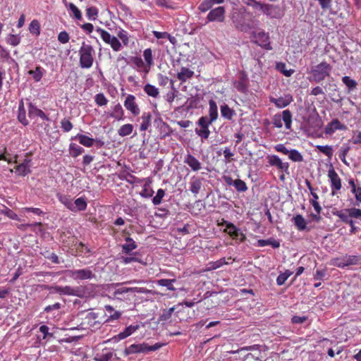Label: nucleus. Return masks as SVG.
Returning <instances> with one entry per match:
<instances>
[{"instance_id": "nucleus-21", "label": "nucleus", "mask_w": 361, "mask_h": 361, "mask_svg": "<svg viewBox=\"0 0 361 361\" xmlns=\"http://www.w3.org/2000/svg\"><path fill=\"white\" fill-rule=\"evenodd\" d=\"M184 163L187 164L192 171H197L201 169L200 162L190 154L186 155Z\"/></svg>"}, {"instance_id": "nucleus-64", "label": "nucleus", "mask_w": 361, "mask_h": 361, "mask_svg": "<svg viewBox=\"0 0 361 361\" xmlns=\"http://www.w3.org/2000/svg\"><path fill=\"white\" fill-rule=\"evenodd\" d=\"M61 200L67 207V208H68L71 211H75V207L71 200H69L68 197H64Z\"/></svg>"}, {"instance_id": "nucleus-5", "label": "nucleus", "mask_w": 361, "mask_h": 361, "mask_svg": "<svg viewBox=\"0 0 361 361\" xmlns=\"http://www.w3.org/2000/svg\"><path fill=\"white\" fill-rule=\"evenodd\" d=\"M328 178L330 180L331 195H335L341 189L342 182L341 178L332 166L328 171Z\"/></svg>"}, {"instance_id": "nucleus-62", "label": "nucleus", "mask_w": 361, "mask_h": 361, "mask_svg": "<svg viewBox=\"0 0 361 361\" xmlns=\"http://www.w3.org/2000/svg\"><path fill=\"white\" fill-rule=\"evenodd\" d=\"M281 116L279 114H276L273 118V125L278 128H280L282 127V121H281Z\"/></svg>"}, {"instance_id": "nucleus-48", "label": "nucleus", "mask_w": 361, "mask_h": 361, "mask_svg": "<svg viewBox=\"0 0 361 361\" xmlns=\"http://www.w3.org/2000/svg\"><path fill=\"white\" fill-rule=\"evenodd\" d=\"M351 192L355 195V197L354 205L359 206L361 203V187L357 186L355 188H352Z\"/></svg>"}, {"instance_id": "nucleus-51", "label": "nucleus", "mask_w": 361, "mask_h": 361, "mask_svg": "<svg viewBox=\"0 0 361 361\" xmlns=\"http://www.w3.org/2000/svg\"><path fill=\"white\" fill-rule=\"evenodd\" d=\"M86 14L89 20H94L97 19L98 15L97 8L94 6H91L87 9Z\"/></svg>"}, {"instance_id": "nucleus-32", "label": "nucleus", "mask_w": 361, "mask_h": 361, "mask_svg": "<svg viewBox=\"0 0 361 361\" xmlns=\"http://www.w3.org/2000/svg\"><path fill=\"white\" fill-rule=\"evenodd\" d=\"M176 281V279H163L157 280L156 283L159 286L166 287L167 289L169 290H175L176 288L173 286V284Z\"/></svg>"}, {"instance_id": "nucleus-37", "label": "nucleus", "mask_w": 361, "mask_h": 361, "mask_svg": "<svg viewBox=\"0 0 361 361\" xmlns=\"http://www.w3.org/2000/svg\"><path fill=\"white\" fill-rule=\"evenodd\" d=\"M151 114L150 113H144L141 117L142 122L140 125V130L145 131L148 129L150 126L151 122Z\"/></svg>"}, {"instance_id": "nucleus-43", "label": "nucleus", "mask_w": 361, "mask_h": 361, "mask_svg": "<svg viewBox=\"0 0 361 361\" xmlns=\"http://www.w3.org/2000/svg\"><path fill=\"white\" fill-rule=\"evenodd\" d=\"M316 148L322 153L325 154L329 159H331L333 156L334 150L331 146L330 145H317Z\"/></svg>"}, {"instance_id": "nucleus-8", "label": "nucleus", "mask_w": 361, "mask_h": 361, "mask_svg": "<svg viewBox=\"0 0 361 361\" xmlns=\"http://www.w3.org/2000/svg\"><path fill=\"white\" fill-rule=\"evenodd\" d=\"M212 123H209V121H207V116L200 117L197 121V124L200 128H195V133L202 139H207L210 134L209 126Z\"/></svg>"}, {"instance_id": "nucleus-9", "label": "nucleus", "mask_w": 361, "mask_h": 361, "mask_svg": "<svg viewBox=\"0 0 361 361\" xmlns=\"http://www.w3.org/2000/svg\"><path fill=\"white\" fill-rule=\"evenodd\" d=\"M360 257L356 255H345L343 258L334 259V265L339 268H344L350 265L357 264Z\"/></svg>"}, {"instance_id": "nucleus-6", "label": "nucleus", "mask_w": 361, "mask_h": 361, "mask_svg": "<svg viewBox=\"0 0 361 361\" xmlns=\"http://www.w3.org/2000/svg\"><path fill=\"white\" fill-rule=\"evenodd\" d=\"M128 293H149V290H147L145 288H137V287H133V288H127V287H121L118 288H116L114 292L113 293V296L114 298L119 300H123L126 298L123 297V294Z\"/></svg>"}, {"instance_id": "nucleus-49", "label": "nucleus", "mask_w": 361, "mask_h": 361, "mask_svg": "<svg viewBox=\"0 0 361 361\" xmlns=\"http://www.w3.org/2000/svg\"><path fill=\"white\" fill-rule=\"evenodd\" d=\"M342 82L349 88V90H353L357 86L356 81L348 76H343L342 78Z\"/></svg>"}, {"instance_id": "nucleus-11", "label": "nucleus", "mask_w": 361, "mask_h": 361, "mask_svg": "<svg viewBox=\"0 0 361 361\" xmlns=\"http://www.w3.org/2000/svg\"><path fill=\"white\" fill-rule=\"evenodd\" d=\"M139 327L140 326L138 324L130 325L129 326L126 327L123 331L120 332L118 335L114 336L111 339L106 341L105 343L111 341L117 342L119 340L124 339L130 336L135 331H137L139 329Z\"/></svg>"}, {"instance_id": "nucleus-16", "label": "nucleus", "mask_w": 361, "mask_h": 361, "mask_svg": "<svg viewBox=\"0 0 361 361\" xmlns=\"http://www.w3.org/2000/svg\"><path fill=\"white\" fill-rule=\"evenodd\" d=\"M269 101L276 105L279 109L285 108L288 106L293 101V97L290 94H286L284 97L279 98L270 97Z\"/></svg>"}, {"instance_id": "nucleus-28", "label": "nucleus", "mask_w": 361, "mask_h": 361, "mask_svg": "<svg viewBox=\"0 0 361 361\" xmlns=\"http://www.w3.org/2000/svg\"><path fill=\"white\" fill-rule=\"evenodd\" d=\"M194 75V72L188 68L183 67L177 74V78L181 82H185L188 79L191 78Z\"/></svg>"}, {"instance_id": "nucleus-44", "label": "nucleus", "mask_w": 361, "mask_h": 361, "mask_svg": "<svg viewBox=\"0 0 361 361\" xmlns=\"http://www.w3.org/2000/svg\"><path fill=\"white\" fill-rule=\"evenodd\" d=\"M350 149V147L349 146H343L342 147L339 152H338V157L340 158V159L342 161V162L348 166V163L346 161V156L349 152V150Z\"/></svg>"}, {"instance_id": "nucleus-25", "label": "nucleus", "mask_w": 361, "mask_h": 361, "mask_svg": "<svg viewBox=\"0 0 361 361\" xmlns=\"http://www.w3.org/2000/svg\"><path fill=\"white\" fill-rule=\"evenodd\" d=\"M72 140H78L80 144L87 147H92L94 142L93 138L82 134H77L74 137H72Z\"/></svg>"}, {"instance_id": "nucleus-23", "label": "nucleus", "mask_w": 361, "mask_h": 361, "mask_svg": "<svg viewBox=\"0 0 361 361\" xmlns=\"http://www.w3.org/2000/svg\"><path fill=\"white\" fill-rule=\"evenodd\" d=\"M209 109L207 121H209V123H213L218 117L217 105L213 99L209 100Z\"/></svg>"}, {"instance_id": "nucleus-54", "label": "nucleus", "mask_w": 361, "mask_h": 361, "mask_svg": "<svg viewBox=\"0 0 361 361\" xmlns=\"http://www.w3.org/2000/svg\"><path fill=\"white\" fill-rule=\"evenodd\" d=\"M61 127L63 132L67 133L69 132L73 128V124L69 120L63 118L61 121Z\"/></svg>"}, {"instance_id": "nucleus-7", "label": "nucleus", "mask_w": 361, "mask_h": 361, "mask_svg": "<svg viewBox=\"0 0 361 361\" xmlns=\"http://www.w3.org/2000/svg\"><path fill=\"white\" fill-rule=\"evenodd\" d=\"M97 31L99 32L104 42L109 44L114 51H118L120 50L121 44L116 37L111 36L107 31L99 27L97 29Z\"/></svg>"}, {"instance_id": "nucleus-15", "label": "nucleus", "mask_w": 361, "mask_h": 361, "mask_svg": "<svg viewBox=\"0 0 361 361\" xmlns=\"http://www.w3.org/2000/svg\"><path fill=\"white\" fill-rule=\"evenodd\" d=\"M224 8L223 6H219L212 10L209 13L207 16V19L209 21L222 22L224 20Z\"/></svg>"}, {"instance_id": "nucleus-46", "label": "nucleus", "mask_w": 361, "mask_h": 361, "mask_svg": "<svg viewBox=\"0 0 361 361\" xmlns=\"http://www.w3.org/2000/svg\"><path fill=\"white\" fill-rule=\"evenodd\" d=\"M29 30L31 33L39 35L40 33V25L38 20H33L29 25Z\"/></svg>"}, {"instance_id": "nucleus-12", "label": "nucleus", "mask_w": 361, "mask_h": 361, "mask_svg": "<svg viewBox=\"0 0 361 361\" xmlns=\"http://www.w3.org/2000/svg\"><path fill=\"white\" fill-rule=\"evenodd\" d=\"M346 129L347 127L345 125L341 123L338 119L335 118L326 126L324 128V133L326 135H331L336 130H345Z\"/></svg>"}, {"instance_id": "nucleus-47", "label": "nucleus", "mask_w": 361, "mask_h": 361, "mask_svg": "<svg viewBox=\"0 0 361 361\" xmlns=\"http://www.w3.org/2000/svg\"><path fill=\"white\" fill-rule=\"evenodd\" d=\"M221 114L223 117L228 119H231L233 114V111L231 109L228 107V105L224 104L221 106Z\"/></svg>"}, {"instance_id": "nucleus-58", "label": "nucleus", "mask_w": 361, "mask_h": 361, "mask_svg": "<svg viewBox=\"0 0 361 361\" xmlns=\"http://www.w3.org/2000/svg\"><path fill=\"white\" fill-rule=\"evenodd\" d=\"M234 185L238 191H245L247 190L245 183L240 179H237L234 181Z\"/></svg>"}, {"instance_id": "nucleus-1", "label": "nucleus", "mask_w": 361, "mask_h": 361, "mask_svg": "<svg viewBox=\"0 0 361 361\" xmlns=\"http://www.w3.org/2000/svg\"><path fill=\"white\" fill-rule=\"evenodd\" d=\"M80 54V66L82 68H90L94 62L93 55L94 54V49L92 45L86 44L82 42V44L79 50Z\"/></svg>"}, {"instance_id": "nucleus-24", "label": "nucleus", "mask_w": 361, "mask_h": 361, "mask_svg": "<svg viewBox=\"0 0 361 361\" xmlns=\"http://www.w3.org/2000/svg\"><path fill=\"white\" fill-rule=\"evenodd\" d=\"M114 355V353L109 349H104L102 353H97L94 355L95 361H109Z\"/></svg>"}, {"instance_id": "nucleus-53", "label": "nucleus", "mask_w": 361, "mask_h": 361, "mask_svg": "<svg viewBox=\"0 0 361 361\" xmlns=\"http://www.w3.org/2000/svg\"><path fill=\"white\" fill-rule=\"evenodd\" d=\"M143 56L147 64L150 66L153 64L152 53L151 49H146L143 52Z\"/></svg>"}, {"instance_id": "nucleus-31", "label": "nucleus", "mask_w": 361, "mask_h": 361, "mask_svg": "<svg viewBox=\"0 0 361 361\" xmlns=\"http://www.w3.org/2000/svg\"><path fill=\"white\" fill-rule=\"evenodd\" d=\"M292 117L293 115L290 110L286 109L283 111L281 118L283 121L285 127L287 130H290L291 128Z\"/></svg>"}, {"instance_id": "nucleus-33", "label": "nucleus", "mask_w": 361, "mask_h": 361, "mask_svg": "<svg viewBox=\"0 0 361 361\" xmlns=\"http://www.w3.org/2000/svg\"><path fill=\"white\" fill-rule=\"evenodd\" d=\"M277 71L283 73L286 77H290L295 72L294 69H287L286 65L283 62H278L276 64Z\"/></svg>"}, {"instance_id": "nucleus-20", "label": "nucleus", "mask_w": 361, "mask_h": 361, "mask_svg": "<svg viewBox=\"0 0 361 361\" xmlns=\"http://www.w3.org/2000/svg\"><path fill=\"white\" fill-rule=\"evenodd\" d=\"M28 116L30 118L32 117H40L43 120L49 121L47 116L41 110L37 108L32 103L29 104L28 106Z\"/></svg>"}, {"instance_id": "nucleus-22", "label": "nucleus", "mask_w": 361, "mask_h": 361, "mask_svg": "<svg viewBox=\"0 0 361 361\" xmlns=\"http://www.w3.org/2000/svg\"><path fill=\"white\" fill-rule=\"evenodd\" d=\"M255 245L257 247H264L267 245H270L273 248L276 249L280 247V242L279 240H276L274 238H269L266 240H258Z\"/></svg>"}, {"instance_id": "nucleus-60", "label": "nucleus", "mask_w": 361, "mask_h": 361, "mask_svg": "<svg viewBox=\"0 0 361 361\" xmlns=\"http://www.w3.org/2000/svg\"><path fill=\"white\" fill-rule=\"evenodd\" d=\"M2 213L6 214L8 218L16 220L18 219V215L14 213L11 209H8V207L4 208V210H2Z\"/></svg>"}, {"instance_id": "nucleus-26", "label": "nucleus", "mask_w": 361, "mask_h": 361, "mask_svg": "<svg viewBox=\"0 0 361 361\" xmlns=\"http://www.w3.org/2000/svg\"><path fill=\"white\" fill-rule=\"evenodd\" d=\"M125 240L126 243L122 245V251L127 255H130L132 250L137 248V245L130 237H126Z\"/></svg>"}, {"instance_id": "nucleus-41", "label": "nucleus", "mask_w": 361, "mask_h": 361, "mask_svg": "<svg viewBox=\"0 0 361 361\" xmlns=\"http://www.w3.org/2000/svg\"><path fill=\"white\" fill-rule=\"evenodd\" d=\"M69 152L73 157H76L84 152V149L75 143H71L69 146Z\"/></svg>"}, {"instance_id": "nucleus-45", "label": "nucleus", "mask_w": 361, "mask_h": 361, "mask_svg": "<svg viewBox=\"0 0 361 361\" xmlns=\"http://www.w3.org/2000/svg\"><path fill=\"white\" fill-rule=\"evenodd\" d=\"M288 157L290 159L295 162H300L303 161L302 154L296 149L290 150Z\"/></svg>"}, {"instance_id": "nucleus-52", "label": "nucleus", "mask_w": 361, "mask_h": 361, "mask_svg": "<svg viewBox=\"0 0 361 361\" xmlns=\"http://www.w3.org/2000/svg\"><path fill=\"white\" fill-rule=\"evenodd\" d=\"M95 102L98 106H104L107 104L108 100L103 93H99L95 96Z\"/></svg>"}, {"instance_id": "nucleus-50", "label": "nucleus", "mask_w": 361, "mask_h": 361, "mask_svg": "<svg viewBox=\"0 0 361 361\" xmlns=\"http://www.w3.org/2000/svg\"><path fill=\"white\" fill-rule=\"evenodd\" d=\"M165 195V191L163 189H159L157 195L152 199V203L154 205H158L161 202L163 197Z\"/></svg>"}, {"instance_id": "nucleus-3", "label": "nucleus", "mask_w": 361, "mask_h": 361, "mask_svg": "<svg viewBox=\"0 0 361 361\" xmlns=\"http://www.w3.org/2000/svg\"><path fill=\"white\" fill-rule=\"evenodd\" d=\"M250 39L251 41L261 47L267 49L271 50L272 47L270 44L269 33L265 32L261 29H257L250 32Z\"/></svg>"}, {"instance_id": "nucleus-4", "label": "nucleus", "mask_w": 361, "mask_h": 361, "mask_svg": "<svg viewBox=\"0 0 361 361\" xmlns=\"http://www.w3.org/2000/svg\"><path fill=\"white\" fill-rule=\"evenodd\" d=\"M163 343H157L154 345H149L147 343L132 344L124 350L126 355L134 353H147L149 351H155L163 346Z\"/></svg>"}, {"instance_id": "nucleus-42", "label": "nucleus", "mask_w": 361, "mask_h": 361, "mask_svg": "<svg viewBox=\"0 0 361 361\" xmlns=\"http://www.w3.org/2000/svg\"><path fill=\"white\" fill-rule=\"evenodd\" d=\"M75 211H84L87 207V202L84 197H79L73 202Z\"/></svg>"}, {"instance_id": "nucleus-14", "label": "nucleus", "mask_w": 361, "mask_h": 361, "mask_svg": "<svg viewBox=\"0 0 361 361\" xmlns=\"http://www.w3.org/2000/svg\"><path fill=\"white\" fill-rule=\"evenodd\" d=\"M124 106L133 115L137 116L140 114V109L135 102V97L132 94H128L124 102Z\"/></svg>"}, {"instance_id": "nucleus-27", "label": "nucleus", "mask_w": 361, "mask_h": 361, "mask_svg": "<svg viewBox=\"0 0 361 361\" xmlns=\"http://www.w3.org/2000/svg\"><path fill=\"white\" fill-rule=\"evenodd\" d=\"M30 162V159H25L24 161L17 166L16 172L18 173V175L25 176L27 174L30 173L29 163Z\"/></svg>"}, {"instance_id": "nucleus-40", "label": "nucleus", "mask_w": 361, "mask_h": 361, "mask_svg": "<svg viewBox=\"0 0 361 361\" xmlns=\"http://www.w3.org/2000/svg\"><path fill=\"white\" fill-rule=\"evenodd\" d=\"M133 130V126L132 124H125L119 128V130H118V133L120 136L124 137L131 134Z\"/></svg>"}, {"instance_id": "nucleus-57", "label": "nucleus", "mask_w": 361, "mask_h": 361, "mask_svg": "<svg viewBox=\"0 0 361 361\" xmlns=\"http://www.w3.org/2000/svg\"><path fill=\"white\" fill-rule=\"evenodd\" d=\"M69 35L66 31L61 32L58 35V40L62 44L67 43L69 41Z\"/></svg>"}, {"instance_id": "nucleus-56", "label": "nucleus", "mask_w": 361, "mask_h": 361, "mask_svg": "<svg viewBox=\"0 0 361 361\" xmlns=\"http://www.w3.org/2000/svg\"><path fill=\"white\" fill-rule=\"evenodd\" d=\"M347 212H350L351 219L352 218L358 219V218L361 217V209H357L355 207L350 208V209H347Z\"/></svg>"}, {"instance_id": "nucleus-29", "label": "nucleus", "mask_w": 361, "mask_h": 361, "mask_svg": "<svg viewBox=\"0 0 361 361\" xmlns=\"http://www.w3.org/2000/svg\"><path fill=\"white\" fill-rule=\"evenodd\" d=\"M294 225L298 231H305L307 228V223L301 214H297L293 219Z\"/></svg>"}, {"instance_id": "nucleus-38", "label": "nucleus", "mask_w": 361, "mask_h": 361, "mask_svg": "<svg viewBox=\"0 0 361 361\" xmlns=\"http://www.w3.org/2000/svg\"><path fill=\"white\" fill-rule=\"evenodd\" d=\"M18 119L24 126H27L29 123L28 121L26 119L25 110L23 102L19 104Z\"/></svg>"}, {"instance_id": "nucleus-61", "label": "nucleus", "mask_w": 361, "mask_h": 361, "mask_svg": "<svg viewBox=\"0 0 361 361\" xmlns=\"http://www.w3.org/2000/svg\"><path fill=\"white\" fill-rule=\"evenodd\" d=\"M155 3L157 5L166 7L168 8H172V2L171 0H155Z\"/></svg>"}, {"instance_id": "nucleus-13", "label": "nucleus", "mask_w": 361, "mask_h": 361, "mask_svg": "<svg viewBox=\"0 0 361 361\" xmlns=\"http://www.w3.org/2000/svg\"><path fill=\"white\" fill-rule=\"evenodd\" d=\"M69 276L74 279H88L94 276L92 271L89 269L68 270Z\"/></svg>"}, {"instance_id": "nucleus-17", "label": "nucleus", "mask_w": 361, "mask_h": 361, "mask_svg": "<svg viewBox=\"0 0 361 361\" xmlns=\"http://www.w3.org/2000/svg\"><path fill=\"white\" fill-rule=\"evenodd\" d=\"M85 293V290L82 286L72 288L71 286H66L63 287L62 295H73L79 298H82Z\"/></svg>"}, {"instance_id": "nucleus-36", "label": "nucleus", "mask_w": 361, "mask_h": 361, "mask_svg": "<svg viewBox=\"0 0 361 361\" xmlns=\"http://www.w3.org/2000/svg\"><path fill=\"white\" fill-rule=\"evenodd\" d=\"M44 69L40 67H36L35 70H30L28 71V74L32 75L35 82H39L43 77Z\"/></svg>"}, {"instance_id": "nucleus-2", "label": "nucleus", "mask_w": 361, "mask_h": 361, "mask_svg": "<svg viewBox=\"0 0 361 361\" xmlns=\"http://www.w3.org/2000/svg\"><path fill=\"white\" fill-rule=\"evenodd\" d=\"M331 70L332 67L329 63L326 61H322L317 66H313L310 73L314 82H321L330 75Z\"/></svg>"}, {"instance_id": "nucleus-34", "label": "nucleus", "mask_w": 361, "mask_h": 361, "mask_svg": "<svg viewBox=\"0 0 361 361\" xmlns=\"http://www.w3.org/2000/svg\"><path fill=\"white\" fill-rule=\"evenodd\" d=\"M334 215L338 216L343 222L345 224H348L352 220L350 212H347V209L337 211L334 213Z\"/></svg>"}, {"instance_id": "nucleus-18", "label": "nucleus", "mask_w": 361, "mask_h": 361, "mask_svg": "<svg viewBox=\"0 0 361 361\" xmlns=\"http://www.w3.org/2000/svg\"><path fill=\"white\" fill-rule=\"evenodd\" d=\"M233 23L238 30L243 32L248 30V24L241 13H236L233 15Z\"/></svg>"}, {"instance_id": "nucleus-10", "label": "nucleus", "mask_w": 361, "mask_h": 361, "mask_svg": "<svg viewBox=\"0 0 361 361\" xmlns=\"http://www.w3.org/2000/svg\"><path fill=\"white\" fill-rule=\"evenodd\" d=\"M268 163L273 166L277 167L280 171L289 174V164L288 162H283L276 155H270L267 157Z\"/></svg>"}, {"instance_id": "nucleus-39", "label": "nucleus", "mask_w": 361, "mask_h": 361, "mask_svg": "<svg viewBox=\"0 0 361 361\" xmlns=\"http://www.w3.org/2000/svg\"><path fill=\"white\" fill-rule=\"evenodd\" d=\"M144 91L147 95L154 98L157 97L159 94L158 88L150 84H147L145 85Z\"/></svg>"}, {"instance_id": "nucleus-35", "label": "nucleus", "mask_w": 361, "mask_h": 361, "mask_svg": "<svg viewBox=\"0 0 361 361\" xmlns=\"http://www.w3.org/2000/svg\"><path fill=\"white\" fill-rule=\"evenodd\" d=\"M124 111L123 108L120 104H117L114 108V111L110 114V116L116 118L118 121L122 120L123 118Z\"/></svg>"}, {"instance_id": "nucleus-63", "label": "nucleus", "mask_w": 361, "mask_h": 361, "mask_svg": "<svg viewBox=\"0 0 361 361\" xmlns=\"http://www.w3.org/2000/svg\"><path fill=\"white\" fill-rule=\"evenodd\" d=\"M169 215V211L165 208H158V212L155 213V216L166 218Z\"/></svg>"}, {"instance_id": "nucleus-55", "label": "nucleus", "mask_w": 361, "mask_h": 361, "mask_svg": "<svg viewBox=\"0 0 361 361\" xmlns=\"http://www.w3.org/2000/svg\"><path fill=\"white\" fill-rule=\"evenodd\" d=\"M69 9L73 12L75 18L77 20H81L82 19V14L80 11L77 8V6L73 4V3L69 4Z\"/></svg>"}, {"instance_id": "nucleus-59", "label": "nucleus", "mask_w": 361, "mask_h": 361, "mask_svg": "<svg viewBox=\"0 0 361 361\" xmlns=\"http://www.w3.org/2000/svg\"><path fill=\"white\" fill-rule=\"evenodd\" d=\"M213 4L209 0H204L199 6V9L202 11L205 12L210 9L212 6Z\"/></svg>"}, {"instance_id": "nucleus-30", "label": "nucleus", "mask_w": 361, "mask_h": 361, "mask_svg": "<svg viewBox=\"0 0 361 361\" xmlns=\"http://www.w3.org/2000/svg\"><path fill=\"white\" fill-rule=\"evenodd\" d=\"M202 178L193 177L191 182H190V190L192 193L197 195L200 190L202 188Z\"/></svg>"}, {"instance_id": "nucleus-19", "label": "nucleus", "mask_w": 361, "mask_h": 361, "mask_svg": "<svg viewBox=\"0 0 361 361\" xmlns=\"http://www.w3.org/2000/svg\"><path fill=\"white\" fill-rule=\"evenodd\" d=\"M250 6L266 15L269 14L271 8V5L267 4H262L255 0H250Z\"/></svg>"}]
</instances>
